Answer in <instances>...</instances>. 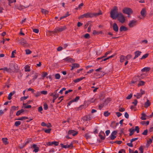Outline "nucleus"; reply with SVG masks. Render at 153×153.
Masks as SVG:
<instances>
[{
    "label": "nucleus",
    "mask_w": 153,
    "mask_h": 153,
    "mask_svg": "<svg viewBox=\"0 0 153 153\" xmlns=\"http://www.w3.org/2000/svg\"><path fill=\"white\" fill-rule=\"evenodd\" d=\"M110 16L113 19H116L119 15V13H118V9L116 6L114 7L113 9L111 10L110 13Z\"/></svg>",
    "instance_id": "nucleus-1"
},
{
    "label": "nucleus",
    "mask_w": 153,
    "mask_h": 153,
    "mask_svg": "<svg viewBox=\"0 0 153 153\" xmlns=\"http://www.w3.org/2000/svg\"><path fill=\"white\" fill-rule=\"evenodd\" d=\"M66 29L67 27L66 25L62 26L60 27H56L53 31H52V33L54 34H55L56 33H57L61 32L65 30Z\"/></svg>",
    "instance_id": "nucleus-2"
},
{
    "label": "nucleus",
    "mask_w": 153,
    "mask_h": 153,
    "mask_svg": "<svg viewBox=\"0 0 153 153\" xmlns=\"http://www.w3.org/2000/svg\"><path fill=\"white\" fill-rule=\"evenodd\" d=\"M123 13L130 15L133 13L132 10L129 7H125L123 10Z\"/></svg>",
    "instance_id": "nucleus-3"
},
{
    "label": "nucleus",
    "mask_w": 153,
    "mask_h": 153,
    "mask_svg": "<svg viewBox=\"0 0 153 153\" xmlns=\"http://www.w3.org/2000/svg\"><path fill=\"white\" fill-rule=\"evenodd\" d=\"M117 19L121 23H123L125 21V17L121 13H119V15L117 16Z\"/></svg>",
    "instance_id": "nucleus-4"
},
{
    "label": "nucleus",
    "mask_w": 153,
    "mask_h": 153,
    "mask_svg": "<svg viewBox=\"0 0 153 153\" xmlns=\"http://www.w3.org/2000/svg\"><path fill=\"white\" fill-rule=\"evenodd\" d=\"M19 109V107L18 106L16 107L14 106H13L11 107L9 116L10 117L12 118V116L13 114L14 111L16 110H17Z\"/></svg>",
    "instance_id": "nucleus-5"
},
{
    "label": "nucleus",
    "mask_w": 153,
    "mask_h": 153,
    "mask_svg": "<svg viewBox=\"0 0 153 153\" xmlns=\"http://www.w3.org/2000/svg\"><path fill=\"white\" fill-rule=\"evenodd\" d=\"M28 7V6L25 7V6L22 5L21 4H20L19 5H18L15 4L14 5V8L15 9H18L21 10L25 8H27Z\"/></svg>",
    "instance_id": "nucleus-6"
},
{
    "label": "nucleus",
    "mask_w": 153,
    "mask_h": 153,
    "mask_svg": "<svg viewBox=\"0 0 153 153\" xmlns=\"http://www.w3.org/2000/svg\"><path fill=\"white\" fill-rule=\"evenodd\" d=\"M63 60L65 61L66 62H70L71 63H73L75 62V60L74 59L72 58H71L69 56H68L65 58L63 59Z\"/></svg>",
    "instance_id": "nucleus-7"
},
{
    "label": "nucleus",
    "mask_w": 153,
    "mask_h": 153,
    "mask_svg": "<svg viewBox=\"0 0 153 153\" xmlns=\"http://www.w3.org/2000/svg\"><path fill=\"white\" fill-rule=\"evenodd\" d=\"M20 44L25 47H27L29 45L28 44L26 41L24 39H22L20 40Z\"/></svg>",
    "instance_id": "nucleus-8"
},
{
    "label": "nucleus",
    "mask_w": 153,
    "mask_h": 153,
    "mask_svg": "<svg viewBox=\"0 0 153 153\" xmlns=\"http://www.w3.org/2000/svg\"><path fill=\"white\" fill-rule=\"evenodd\" d=\"M59 142L56 141L53 142H48L46 143V145L48 146H52L54 145L55 146H57L59 145Z\"/></svg>",
    "instance_id": "nucleus-9"
},
{
    "label": "nucleus",
    "mask_w": 153,
    "mask_h": 153,
    "mask_svg": "<svg viewBox=\"0 0 153 153\" xmlns=\"http://www.w3.org/2000/svg\"><path fill=\"white\" fill-rule=\"evenodd\" d=\"M0 70L4 71V73H5V71H6L7 72L10 73H11L13 71L12 69L11 68H8L7 67H4V68H1L0 69Z\"/></svg>",
    "instance_id": "nucleus-10"
},
{
    "label": "nucleus",
    "mask_w": 153,
    "mask_h": 153,
    "mask_svg": "<svg viewBox=\"0 0 153 153\" xmlns=\"http://www.w3.org/2000/svg\"><path fill=\"white\" fill-rule=\"evenodd\" d=\"M140 79V76H135L134 77L133 80L132 81V83L135 84L137 81H139Z\"/></svg>",
    "instance_id": "nucleus-11"
},
{
    "label": "nucleus",
    "mask_w": 153,
    "mask_h": 153,
    "mask_svg": "<svg viewBox=\"0 0 153 153\" xmlns=\"http://www.w3.org/2000/svg\"><path fill=\"white\" fill-rule=\"evenodd\" d=\"M31 148H33L34 149L33 152H34L35 153L38 152L39 150V148L37 147V145L35 144H33L31 146Z\"/></svg>",
    "instance_id": "nucleus-12"
},
{
    "label": "nucleus",
    "mask_w": 153,
    "mask_h": 153,
    "mask_svg": "<svg viewBox=\"0 0 153 153\" xmlns=\"http://www.w3.org/2000/svg\"><path fill=\"white\" fill-rule=\"evenodd\" d=\"M99 137L102 140H104L105 139V135L104 132L101 131L99 134Z\"/></svg>",
    "instance_id": "nucleus-13"
},
{
    "label": "nucleus",
    "mask_w": 153,
    "mask_h": 153,
    "mask_svg": "<svg viewBox=\"0 0 153 153\" xmlns=\"http://www.w3.org/2000/svg\"><path fill=\"white\" fill-rule=\"evenodd\" d=\"M136 21L134 20H132L128 23V26L130 27H133L136 25Z\"/></svg>",
    "instance_id": "nucleus-14"
},
{
    "label": "nucleus",
    "mask_w": 153,
    "mask_h": 153,
    "mask_svg": "<svg viewBox=\"0 0 153 153\" xmlns=\"http://www.w3.org/2000/svg\"><path fill=\"white\" fill-rule=\"evenodd\" d=\"M141 53L142 52L139 51H135L134 53L135 56L134 57L133 59H135L136 58H137L139 56H140L141 55Z\"/></svg>",
    "instance_id": "nucleus-15"
},
{
    "label": "nucleus",
    "mask_w": 153,
    "mask_h": 153,
    "mask_svg": "<svg viewBox=\"0 0 153 153\" xmlns=\"http://www.w3.org/2000/svg\"><path fill=\"white\" fill-rule=\"evenodd\" d=\"M112 27L114 31L116 32L118 31L119 30V27L116 23H114Z\"/></svg>",
    "instance_id": "nucleus-16"
},
{
    "label": "nucleus",
    "mask_w": 153,
    "mask_h": 153,
    "mask_svg": "<svg viewBox=\"0 0 153 153\" xmlns=\"http://www.w3.org/2000/svg\"><path fill=\"white\" fill-rule=\"evenodd\" d=\"M32 140V139L31 138H28L26 140H25V143H24L23 146L22 147V148L26 146L30 142H31Z\"/></svg>",
    "instance_id": "nucleus-17"
},
{
    "label": "nucleus",
    "mask_w": 153,
    "mask_h": 153,
    "mask_svg": "<svg viewBox=\"0 0 153 153\" xmlns=\"http://www.w3.org/2000/svg\"><path fill=\"white\" fill-rule=\"evenodd\" d=\"M110 100H109L107 99V100H106L103 103L101 104L100 105H99L98 108L100 110H101L102 108L105 105V104L106 102H108V103H109Z\"/></svg>",
    "instance_id": "nucleus-18"
},
{
    "label": "nucleus",
    "mask_w": 153,
    "mask_h": 153,
    "mask_svg": "<svg viewBox=\"0 0 153 153\" xmlns=\"http://www.w3.org/2000/svg\"><path fill=\"white\" fill-rule=\"evenodd\" d=\"M79 65L77 63H73L71 66V71L73 70L74 69L76 68H78L79 67Z\"/></svg>",
    "instance_id": "nucleus-19"
},
{
    "label": "nucleus",
    "mask_w": 153,
    "mask_h": 153,
    "mask_svg": "<svg viewBox=\"0 0 153 153\" xmlns=\"http://www.w3.org/2000/svg\"><path fill=\"white\" fill-rule=\"evenodd\" d=\"M16 93L15 91H13L10 92L8 95V99L10 100L12 99V96L14 94Z\"/></svg>",
    "instance_id": "nucleus-20"
},
{
    "label": "nucleus",
    "mask_w": 153,
    "mask_h": 153,
    "mask_svg": "<svg viewBox=\"0 0 153 153\" xmlns=\"http://www.w3.org/2000/svg\"><path fill=\"white\" fill-rule=\"evenodd\" d=\"M30 67L28 65H27L24 67L25 71V72H29L30 71Z\"/></svg>",
    "instance_id": "nucleus-21"
},
{
    "label": "nucleus",
    "mask_w": 153,
    "mask_h": 153,
    "mask_svg": "<svg viewBox=\"0 0 153 153\" xmlns=\"http://www.w3.org/2000/svg\"><path fill=\"white\" fill-rule=\"evenodd\" d=\"M140 14L143 17H145L146 16V11L145 9H143L141 11Z\"/></svg>",
    "instance_id": "nucleus-22"
},
{
    "label": "nucleus",
    "mask_w": 153,
    "mask_h": 153,
    "mask_svg": "<svg viewBox=\"0 0 153 153\" xmlns=\"http://www.w3.org/2000/svg\"><path fill=\"white\" fill-rule=\"evenodd\" d=\"M112 51H108L106 52L105 54V55L102 57L100 58H97L98 59H101L103 58L106 57L107 55L110 54Z\"/></svg>",
    "instance_id": "nucleus-23"
},
{
    "label": "nucleus",
    "mask_w": 153,
    "mask_h": 153,
    "mask_svg": "<svg viewBox=\"0 0 153 153\" xmlns=\"http://www.w3.org/2000/svg\"><path fill=\"white\" fill-rule=\"evenodd\" d=\"M3 142L5 144L7 145L9 143V142L7 141V138H3L2 139Z\"/></svg>",
    "instance_id": "nucleus-24"
},
{
    "label": "nucleus",
    "mask_w": 153,
    "mask_h": 153,
    "mask_svg": "<svg viewBox=\"0 0 153 153\" xmlns=\"http://www.w3.org/2000/svg\"><path fill=\"white\" fill-rule=\"evenodd\" d=\"M25 110L23 109H21L19 110L18 111L16 114V115L17 116H19Z\"/></svg>",
    "instance_id": "nucleus-25"
},
{
    "label": "nucleus",
    "mask_w": 153,
    "mask_h": 153,
    "mask_svg": "<svg viewBox=\"0 0 153 153\" xmlns=\"http://www.w3.org/2000/svg\"><path fill=\"white\" fill-rule=\"evenodd\" d=\"M128 30V29L126 27L124 26H121L120 28V32L122 31H126Z\"/></svg>",
    "instance_id": "nucleus-26"
},
{
    "label": "nucleus",
    "mask_w": 153,
    "mask_h": 153,
    "mask_svg": "<svg viewBox=\"0 0 153 153\" xmlns=\"http://www.w3.org/2000/svg\"><path fill=\"white\" fill-rule=\"evenodd\" d=\"M146 115L143 112L141 114V117L140 118V119L143 120H146Z\"/></svg>",
    "instance_id": "nucleus-27"
},
{
    "label": "nucleus",
    "mask_w": 153,
    "mask_h": 153,
    "mask_svg": "<svg viewBox=\"0 0 153 153\" xmlns=\"http://www.w3.org/2000/svg\"><path fill=\"white\" fill-rule=\"evenodd\" d=\"M150 105V102L148 100H147V101L145 103L144 107L145 108H147Z\"/></svg>",
    "instance_id": "nucleus-28"
},
{
    "label": "nucleus",
    "mask_w": 153,
    "mask_h": 153,
    "mask_svg": "<svg viewBox=\"0 0 153 153\" xmlns=\"http://www.w3.org/2000/svg\"><path fill=\"white\" fill-rule=\"evenodd\" d=\"M126 59V57L123 56L121 55L120 57V62H122L124 61Z\"/></svg>",
    "instance_id": "nucleus-29"
},
{
    "label": "nucleus",
    "mask_w": 153,
    "mask_h": 153,
    "mask_svg": "<svg viewBox=\"0 0 153 153\" xmlns=\"http://www.w3.org/2000/svg\"><path fill=\"white\" fill-rule=\"evenodd\" d=\"M94 14V16L96 17L97 16H99L100 15L102 14V13L101 11L100 10L99 12L98 13H93Z\"/></svg>",
    "instance_id": "nucleus-30"
},
{
    "label": "nucleus",
    "mask_w": 153,
    "mask_h": 153,
    "mask_svg": "<svg viewBox=\"0 0 153 153\" xmlns=\"http://www.w3.org/2000/svg\"><path fill=\"white\" fill-rule=\"evenodd\" d=\"M41 12L42 13H44L45 15L46 14H48L49 13V12L48 10L42 8L41 9Z\"/></svg>",
    "instance_id": "nucleus-31"
},
{
    "label": "nucleus",
    "mask_w": 153,
    "mask_h": 153,
    "mask_svg": "<svg viewBox=\"0 0 153 153\" xmlns=\"http://www.w3.org/2000/svg\"><path fill=\"white\" fill-rule=\"evenodd\" d=\"M28 119V117H19V118L17 119V120H24L27 119Z\"/></svg>",
    "instance_id": "nucleus-32"
},
{
    "label": "nucleus",
    "mask_w": 153,
    "mask_h": 153,
    "mask_svg": "<svg viewBox=\"0 0 153 153\" xmlns=\"http://www.w3.org/2000/svg\"><path fill=\"white\" fill-rule=\"evenodd\" d=\"M85 78V77H80V78H77L75 80H74V82L75 83H77V82H79L80 81H81V80H82V79H83Z\"/></svg>",
    "instance_id": "nucleus-33"
},
{
    "label": "nucleus",
    "mask_w": 153,
    "mask_h": 153,
    "mask_svg": "<svg viewBox=\"0 0 153 153\" xmlns=\"http://www.w3.org/2000/svg\"><path fill=\"white\" fill-rule=\"evenodd\" d=\"M94 17V14L93 13H87V17Z\"/></svg>",
    "instance_id": "nucleus-34"
},
{
    "label": "nucleus",
    "mask_w": 153,
    "mask_h": 153,
    "mask_svg": "<svg viewBox=\"0 0 153 153\" xmlns=\"http://www.w3.org/2000/svg\"><path fill=\"white\" fill-rule=\"evenodd\" d=\"M8 5L10 6H11V4L16 2V0H8Z\"/></svg>",
    "instance_id": "nucleus-35"
},
{
    "label": "nucleus",
    "mask_w": 153,
    "mask_h": 153,
    "mask_svg": "<svg viewBox=\"0 0 153 153\" xmlns=\"http://www.w3.org/2000/svg\"><path fill=\"white\" fill-rule=\"evenodd\" d=\"M150 70V68L148 67H145L142 69L141 71L142 72H147L149 71Z\"/></svg>",
    "instance_id": "nucleus-36"
},
{
    "label": "nucleus",
    "mask_w": 153,
    "mask_h": 153,
    "mask_svg": "<svg viewBox=\"0 0 153 153\" xmlns=\"http://www.w3.org/2000/svg\"><path fill=\"white\" fill-rule=\"evenodd\" d=\"M59 94H57V95H56L54 96V97H53V99L52 100V102L53 103H54L55 102V100L59 97Z\"/></svg>",
    "instance_id": "nucleus-37"
},
{
    "label": "nucleus",
    "mask_w": 153,
    "mask_h": 153,
    "mask_svg": "<svg viewBox=\"0 0 153 153\" xmlns=\"http://www.w3.org/2000/svg\"><path fill=\"white\" fill-rule=\"evenodd\" d=\"M152 140L151 139H149V140L147 141V143L146 146H147V147L149 146L152 143Z\"/></svg>",
    "instance_id": "nucleus-38"
},
{
    "label": "nucleus",
    "mask_w": 153,
    "mask_h": 153,
    "mask_svg": "<svg viewBox=\"0 0 153 153\" xmlns=\"http://www.w3.org/2000/svg\"><path fill=\"white\" fill-rule=\"evenodd\" d=\"M129 131H130L129 136H132L134 133V129H132L131 128L129 130Z\"/></svg>",
    "instance_id": "nucleus-39"
},
{
    "label": "nucleus",
    "mask_w": 153,
    "mask_h": 153,
    "mask_svg": "<svg viewBox=\"0 0 153 153\" xmlns=\"http://www.w3.org/2000/svg\"><path fill=\"white\" fill-rule=\"evenodd\" d=\"M21 124V122L20 121H17L15 122L14 126L17 127L20 125Z\"/></svg>",
    "instance_id": "nucleus-40"
},
{
    "label": "nucleus",
    "mask_w": 153,
    "mask_h": 153,
    "mask_svg": "<svg viewBox=\"0 0 153 153\" xmlns=\"http://www.w3.org/2000/svg\"><path fill=\"white\" fill-rule=\"evenodd\" d=\"M145 83V82L143 81H141L139 82V83L138 84V86H143L144 85Z\"/></svg>",
    "instance_id": "nucleus-41"
},
{
    "label": "nucleus",
    "mask_w": 153,
    "mask_h": 153,
    "mask_svg": "<svg viewBox=\"0 0 153 153\" xmlns=\"http://www.w3.org/2000/svg\"><path fill=\"white\" fill-rule=\"evenodd\" d=\"M95 100L93 98L91 99L90 100H88L87 102V103H88V104H90L91 103H93L95 101Z\"/></svg>",
    "instance_id": "nucleus-42"
},
{
    "label": "nucleus",
    "mask_w": 153,
    "mask_h": 153,
    "mask_svg": "<svg viewBox=\"0 0 153 153\" xmlns=\"http://www.w3.org/2000/svg\"><path fill=\"white\" fill-rule=\"evenodd\" d=\"M110 114V113L108 111H105L104 113V115L105 117H108Z\"/></svg>",
    "instance_id": "nucleus-43"
},
{
    "label": "nucleus",
    "mask_w": 153,
    "mask_h": 153,
    "mask_svg": "<svg viewBox=\"0 0 153 153\" xmlns=\"http://www.w3.org/2000/svg\"><path fill=\"white\" fill-rule=\"evenodd\" d=\"M28 97H29L28 95H27V96H24V97H22L20 98V100L23 101V100H26V99H27V98H28Z\"/></svg>",
    "instance_id": "nucleus-44"
},
{
    "label": "nucleus",
    "mask_w": 153,
    "mask_h": 153,
    "mask_svg": "<svg viewBox=\"0 0 153 153\" xmlns=\"http://www.w3.org/2000/svg\"><path fill=\"white\" fill-rule=\"evenodd\" d=\"M34 95H35V96L36 97H39V96H40V95H41V92H39V91H38L35 94V93H34Z\"/></svg>",
    "instance_id": "nucleus-45"
},
{
    "label": "nucleus",
    "mask_w": 153,
    "mask_h": 153,
    "mask_svg": "<svg viewBox=\"0 0 153 153\" xmlns=\"http://www.w3.org/2000/svg\"><path fill=\"white\" fill-rule=\"evenodd\" d=\"M51 130V128H49L48 129H46L44 130L45 132L46 133H50Z\"/></svg>",
    "instance_id": "nucleus-46"
},
{
    "label": "nucleus",
    "mask_w": 153,
    "mask_h": 153,
    "mask_svg": "<svg viewBox=\"0 0 153 153\" xmlns=\"http://www.w3.org/2000/svg\"><path fill=\"white\" fill-rule=\"evenodd\" d=\"M38 75L36 73L33 76V78L32 79L33 81H34L35 79H36L38 77Z\"/></svg>",
    "instance_id": "nucleus-47"
},
{
    "label": "nucleus",
    "mask_w": 153,
    "mask_h": 153,
    "mask_svg": "<svg viewBox=\"0 0 153 153\" xmlns=\"http://www.w3.org/2000/svg\"><path fill=\"white\" fill-rule=\"evenodd\" d=\"M44 108L45 110H47L48 108V106L47 103H44L43 104Z\"/></svg>",
    "instance_id": "nucleus-48"
},
{
    "label": "nucleus",
    "mask_w": 153,
    "mask_h": 153,
    "mask_svg": "<svg viewBox=\"0 0 153 153\" xmlns=\"http://www.w3.org/2000/svg\"><path fill=\"white\" fill-rule=\"evenodd\" d=\"M134 131H136L137 133H138L139 132V128L138 126H136L135 127V129H134Z\"/></svg>",
    "instance_id": "nucleus-49"
},
{
    "label": "nucleus",
    "mask_w": 153,
    "mask_h": 153,
    "mask_svg": "<svg viewBox=\"0 0 153 153\" xmlns=\"http://www.w3.org/2000/svg\"><path fill=\"white\" fill-rule=\"evenodd\" d=\"M16 53V50L13 51L11 53V58H14L15 57L14 54Z\"/></svg>",
    "instance_id": "nucleus-50"
},
{
    "label": "nucleus",
    "mask_w": 153,
    "mask_h": 153,
    "mask_svg": "<svg viewBox=\"0 0 153 153\" xmlns=\"http://www.w3.org/2000/svg\"><path fill=\"white\" fill-rule=\"evenodd\" d=\"M148 53H146L144 55H143L142 57L140 58L141 59H145L146 58H147L148 56Z\"/></svg>",
    "instance_id": "nucleus-51"
},
{
    "label": "nucleus",
    "mask_w": 153,
    "mask_h": 153,
    "mask_svg": "<svg viewBox=\"0 0 153 153\" xmlns=\"http://www.w3.org/2000/svg\"><path fill=\"white\" fill-rule=\"evenodd\" d=\"M149 121H147L146 122H145V121H142L141 123L142 124V125H143L145 124H146V125H148L149 124Z\"/></svg>",
    "instance_id": "nucleus-52"
},
{
    "label": "nucleus",
    "mask_w": 153,
    "mask_h": 153,
    "mask_svg": "<svg viewBox=\"0 0 153 153\" xmlns=\"http://www.w3.org/2000/svg\"><path fill=\"white\" fill-rule=\"evenodd\" d=\"M55 78L56 79H59L60 78V75L59 74H57L55 75Z\"/></svg>",
    "instance_id": "nucleus-53"
},
{
    "label": "nucleus",
    "mask_w": 153,
    "mask_h": 153,
    "mask_svg": "<svg viewBox=\"0 0 153 153\" xmlns=\"http://www.w3.org/2000/svg\"><path fill=\"white\" fill-rule=\"evenodd\" d=\"M26 54H29L32 53V51L29 49H26L25 50Z\"/></svg>",
    "instance_id": "nucleus-54"
},
{
    "label": "nucleus",
    "mask_w": 153,
    "mask_h": 153,
    "mask_svg": "<svg viewBox=\"0 0 153 153\" xmlns=\"http://www.w3.org/2000/svg\"><path fill=\"white\" fill-rule=\"evenodd\" d=\"M126 57V59L127 60H128V59H130L131 58V57H132V56L131 55L128 54V55Z\"/></svg>",
    "instance_id": "nucleus-55"
},
{
    "label": "nucleus",
    "mask_w": 153,
    "mask_h": 153,
    "mask_svg": "<svg viewBox=\"0 0 153 153\" xmlns=\"http://www.w3.org/2000/svg\"><path fill=\"white\" fill-rule=\"evenodd\" d=\"M31 102H32V100H29L27 102V103H24L23 102V106H24L25 105H26L27 104H30Z\"/></svg>",
    "instance_id": "nucleus-56"
},
{
    "label": "nucleus",
    "mask_w": 153,
    "mask_h": 153,
    "mask_svg": "<svg viewBox=\"0 0 153 153\" xmlns=\"http://www.w3.org/2000/svg\"><path fill=\"white\" fill-rule=\"evenodd\" d=\"M75 132L74 130H69L68 132V134H72Z\"/></svg>",
    "instance_id": "nucleus-57"
},
{
    "label": "nucleus",
    "mask_w": 153,
    "mask_h": 153,
    "mask_svg": "<svg viewBox=\"0 0 153 153\" xmlns=\"http://www.w3.org/2000/svg\"><path fill=\"white\" fill-rule=\"evenodd\" d=\"M139 150L140 151L139 153H143V149L142 146H140L139 147Z\"/></svg>",
    "instance_id": "nucleus-58"
},
{
    "label": "nucleus",
    "mask_w": 153,
    "mask_h": 153,
    "mask_svg": "<svg viewBox=\"0 0 153 153\" xmlns=\"http://www.w3.org/2000/svg\"><path fill=\"white\" fill-rule=\"evenodd\" d=\"M79 99V96H77L74 99L72 100L74 102H77Z\"/></svg>",
    "instance_id": "nucleus-59"
},
{
    "label": "nucleus",
    "mask_w": 153,
    "mask_h": 153,
    "mask_svg": "<svg viewBox=\"0 0 153 153\" xmlns=\"http://www.w3.org/2000/svg\"><path fill=\"white\" fill-rule=\"evenodd\" d=\"M136 97L137 99H139L142 97V94L140 93H137L136 94Z\"/></svg>",
    "instance_id": "nucleus-60"
},
{
    "label": "nucleus",
    "mask_w": 153,
    "mask_h": 153,
    "mask_svg": "<svg viewBox=\"0 0 153 153\" xmlns=\"http://www.w3.org/2000/svg\"><path fill=\"white\" fill-rule=\"evenodd\" d=\"M148 131L147 129H146L142 133L143 135H146L147 134Z\"/></svg>",
    "instance_id": "nucleus-61"
},
{
    "label": "nucleus",
    "mask_w": 153,
    "mask_h": 153,
    "mask_svg": "<svg viewBox=\"0 0 153 153\" xmlns=\"http://www.w3.org/2000/svg\"><path fill=\"white\" fill-rule=\"evenodd\" d=\"M66 89V88H62V89L60 90V91L59 92V93L60 94H63V91H64Z\"/></svg>",
    "instance_id": "nucleus-62"
},
{
    "label": "nucleus",
    "mask_w": 153,
    "mask_h": 153,
    "mask_svg": "<svg viewBox=\"0 0 153 153\" xmlns=\"http://www.w3.org/2000/svg\"><path fill=\"white\" fill-rule=\"evenodd\" d=\"M137 100H134V101L132 102V103L134 105V106L137 105Z\"/></svg>",
    "instance_id": "nucleus-63"
},
{
    "label": "nucleus",
    "mask_w": 153,
    "mask_h": 153,
    "mask_svg": "<svg viewBox=\"0 0 153 153\" xmlns=\"http://www.w3.org/2000/svg\"><path fill=\"white\" fill-rule=\"evenodd\" d=\"M116 136L113 135L111 134V136H110V137L111 140H113L115 138H116Z\"/></svg>",
    "instance_id": "nucleus-64"
}]
</instances>
